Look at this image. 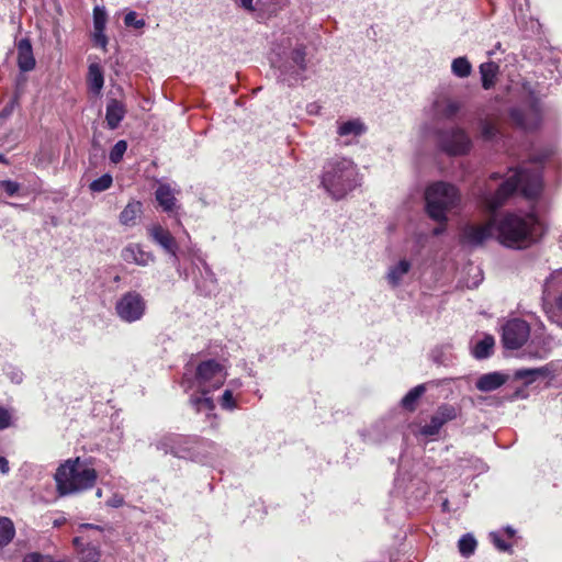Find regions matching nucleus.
Segmentation results:
<instances>
[{"mask_svg": "<svg viewBox=\"0 0 562 562\" xmlns=\"http://www.w3.org/2000/svg\"><path fill=\"white\" fill-rule=\"evenodd\" d=\"M551 153L544 150L540 155L531 158V168H520L514 170L497 188L494 193L485 192L482 194V203L490 211L495 212L506 200L519 190L526 198H537L543 187L542 182V162Z\"/></svg>", "mask_w": 562, "mask_h": 562, "instance_id": "f257e3e1", "label": "nucleus"}, {"mask_svg": "<svg viewBox=\"0 0 562 562\" xmlns=\"http://www.w3.org/2000/svg\"><path fill=\"white\" fill-rule=\"evenodd\" d=\"M434 120L425 125V133L436 136L439 148L449 156L467 155L471 147L470 136L459 126L460 108H434Z\"/></svg>", "mask_w": 562, "mask_h": 562, "instance_id": "f03ea898", "label": "nucleus"}, {"mask_svg": "<svg viewBox=\"0 0 562 562\" xmlns=\"http://www.w3.org/2000/svg\"><path fill=\"white\" fill-rule=\"evenodd\" d=\"M151 446L164 454L206 464L213 460L216 443L195 435L164 434Z\"/></svg>", "mask_w": 562, "mask_h": 562, "instance_id": "7ed1b4c3", "label": "nucleus"}, {"mask_svg": "<svg viewBox=\"0 0 562 562\" xmlns=\"http://www.w3.org/2000/svg\"><path fill=\"white\" fill-rule=\"evenodd\" d=\"M493 222L498 241L509 248H526L541 234V224L531 214L506 213L493 216Z\"/></svg>", "mask_w": 562, "mask_h": 562, "instance_id": "20e7f679", "label": "nucleus"}, {"mask_svg": "<svg viewBox=\"0 0 562 562\" xmlns=\"http://www.w3.org/2000/svg\"><path fill=\"white\" fill-rule=\"evenodd\" d=\"M359 184L358 169L351 159L334 157L324 164L321 186L333 200L346 198Z\"/></svg>", "mask_w": 562, "mask_h": 562, "instance_id": "39448f33", "label": "nucleus"}, {"mask_svg": "<svg viewBox=\"0 0 562 562\" xmlns=\"http://www.w3.org/2000/svg\"><path fill=\"white\" fill-rule=\"evenodd\" d=\"M227 378L225 368L216 360H206L201 362L195 372V379L198 386L201 390L202 395H191L190 405L198 412H205L206 416L212 417L214 420L217 418L213 411L215 404L209 393L220 389Z\"/></svg>", "mask_w": 562, "mask_h": 562, "instance_id": "423d86ee", "label": "nucleus"}, {"mask_svg": "<svg viewBox=\"0 0 562 562\" xmlns=\"http://www.w3.org/2000/svg\"><path fill=\"white\" fill-rule=\"evenodd\" d=\"M181 255L189 261V267H182L183 279H191L195 292L199 295L209 297L218 292V280L206 257L195 245H190L181 251Z\"/></svg>", "mask_w": 562, "mask_h": 562, "instance_id": "0eeeda50", "label": "nucleus"}, {"mask_svg": "<svg viewBox=\"0 0 562 562\" xmlns=\"http://www.w3.org/2000/svg\"><path fill=\"white\" fill-rule=\"evenodd\" d=\"M95 480L97 471L81 462L79 458L67 460L55 473L57 491L61 496L91 488Z\"/></svg>", "mask_w": 562, "mask_h": 562, "instance_id": "6e6552de", "label": "nucleus"}, {"mask_svg": "<svg viewBox=\"0 0 562 562\" xmlns=\"http://www.w3.org/2000/svg\"><path fill=\"white\" fill-rule=\"evenodd\" d=\"M425 200L429 217L443 223L447 221V212L458 204L460 196L454 186L440 181L427 188Z\"/></svg>", "mask_w": 562, "mask_h": 562, "instance_id": "1a4fd4ad", "label": "nucleus"}, {"mask_svg": "<svg viewBox=\"0 0 562 562\" xmlns=\"http://www.w3.org/2000/svg\"><path fill=\"white\" fill-rule=\"evenodd\" d=\"M114 310L122 322L132 324L145 316L147 302L139 292L130 290L116 300Z\"/></svg>", "mask_w": 562, "mask_h": 562, "instance_id": "9d476101", "label": "nucleus"}, {"mask_svg": "<svg viewBox=\"0 0 562 562\" xmlns=\"http://www.w3.org/2000/svg\"><path fill=\"white\" fill-rule=\"evenodd\" d=\"M494 228L493 217L483 224H465L460 232V244L469 248H479L492 238Z\"/></svg>", "mask_w": 562, "mask_h": 562, "instance_id": "9b49d317", "label": "nucleus"}, {"mask_svg": "<svg viewBox=\"0 0 562 562\" xmlns=\"http://www.w3.org/2000/svg\"><path fill=\"white\" fill-rule=\"evenodd\" d=\"M530 336L529 324L520 318L507 321L502 328V341L506 349H519Z\"/></svg>", "mask_w": 562, "mask_h": 562, "instance_id": "f8f14e48", "label": "nucleus"}, {"mask_svg": "<svg viewBox=\"0 0 562 562\" xmlns=\"http://www.w3.org/2000/svg\"><path fill=\"white\" fill-rule=\"evenodd\" d=\"M150 239L160 246L172 258V263L179 276H182V266L178 256V243L172 234L159 224L151 225L148 228Z\"/></svg>", "mask_w": 562, "mask_h": 562, "instance_id": "ddd939ff", "label": "nucleus"}, {"mask_svg": "<svg viewBox=\"0 0 562 562\" xmlns=\"http://www.w3.org/2000/svg\"><path fill=\"white\" fill-rule=\"evenodd\" d=\"M461 409L452 404H441L431 415L430 420L422 426L420 434L426 437L437 436L442 426L448 422L457 419Z\"/></svg>", "mask_w": 562, "mask_h": 562, "instance_id": "4468645a", "label": "nucleus"}, {"mask_svg": "<svg viewBox=\"0 0 562 562\" xmlns=\"http://www.w3.org/2000/svg\"><path fill=\"white\" fill-rule=\"evenodd\" d=\"M306 52L303 46L295 47L289 57V61L281 70L284 76L283 80L289 85L303 80V72L306 70Z\"/></svg>", "mask_w": 562, "mask_h": 562, "instance_id": "2eb2a0df", "label": "nucleus"}, {"mask_svg": "<svg viewBox=\"0 0 562 562\" xmlns=\"http://www.w3.org/2000/svg\"><path fill=\"white\" fill-rule=\"evenodd\" d=\"M510 117L520 128L532 131L541 123V108H510Z\"/></svg>", "mask_w": 562, "mask_h": 562, "instance_id": "dca6fc26", "label": "nucleus"}, {"mask_svg": "<svg viewBox=\"0 0 562 562\" xmlns=\"http://www.w3.org/2000/svg\"><path fill=\"white\" fill-rule=\"evenodd\" d=\"M394 485L396 492L403 494L408 499L418 501L428 493V487L422 480L411 477L407 483L406 477L401 472L395 477Z\"/></svg>", "mask_w": 562, "mask_h": 562, "instance_id": "f3484780", "label": "nucleus"}, {"mask_svg": "<svg viewBox=\"0 0 562 562\" xmlns=\"http://www.w3.org/2000/svg\"><path fill=\"white\" fill-rule=\"evenodd\" d=\"M543 299L554 301L558 311L562 314V268L553 271L543 284Z\"/></svg>", "mask_w": 562, "mask_h": 562, "instance_id": "a211bd4d", "label": "nucleus"}, {"mask_svg": "<svg viewBox=\"0 0 562 562\" xmlns=\"http://www.w3.org/2000/svg\"><path fill=\"white\" fill-rule=\"evenodd\" d=\"M179 193L169 183H160L155 191V199L164 212L177 214L180 209L176 194Z\"/></svg>", "mask_w": 562, "mask_h": 562, "instance_id": "6ab92c4d", "label": "nucleus"}, {"mask_svg": "<svg viewBox=\"0 0 562 562\" xmlns=\"http://www.w3.org/2000/svg\"><path fill=\"white\" fill-rule=\"evenodd\" d=\"M121 256L125 262L142 267H146L155 260L153 252L146 251L139 244H128L123 248Z\"/></svg>", "mask_w": 562, "mask_h": 562, "instance_id": "aec40b11", "label": "nucleus"}, {"mask_svg": "<svg viewBox=\"0 0 562 562\" xmlns=\"http://www.w3.org/2000/svg\"><path fill=\"white\" fill-rule=\"evenodd\" d=\"M366 131L367 127L360 119L338 122L337 134L345 138V145L350 144L353 138L361 136Z\"/></svg>", "mask_w": 562, "mask_h": 562, "instance_id": "412c9836", "label": "nucleus"}, {"mask_svg": "<svg viewBox=\"0 0 562 562\" xmlns=\"http://www.w3.org/2000/svg\"><path fill=\"white\" fill-rule=\"evenodd\" d=\"M18 66L21 71H31L35 67L33 48L29 38H22L16 44Z\"/></svg>", "mask_w": 562, "mask_h": 562, "instance_id": "4be33fe9", "label": "nucleus"}, {"mask_svg": "<svg viewBox=\"0 0 562 562\" xmlns=\"http://www.w3.org/2000/svg\"><path fill=\"white\" fill-rule=\"evenodd\" d=\"M285 0H239L240 7L250 12L274 13Z\"/></svg>", "mask_w": 562, "mask_h": 562, "instance_id": "5701e85b", "label": "nucleus"}, {"mask_svg": "<svg viewBox=\"0 0 562 562\" xmlns=\"http://www.w3.org/2000/svg\"><path fill=\"white\" fill-rule=\"evenodd\" d=\"M481 83L484 90L495 87L499 76V66L494 61H485L479 66Z\"/></svg>", "mask_w": 562, "mask_h": 562, "instance_id": "b1692460", "label": "nucleus"}, {"mask_svg": "<svg viewBox=\"0 0 562 562\" xmlns=\"http://www.w3.org/2000/svg\"><path fill=\"white\" fill-rule=\"evenodd\" d=\"M412 263L407 259H402L397 263L390 266L386 273V281L392 288H397L403 278L409 272Z\"/></svg>", "mask_w": 562, "mask_h": 562, "instance_id": "393cba45", "label": "nucleus"}, {"mask_svg": "<svg viewBox=\"0 0 562 562\" xmlns=\"http://www.w3.org/2000/svg\"><path fill=\"white\" fill-rule=\"evenodd\" d=\"M506 382V376L499 372H491L481 375L476 382L475 386L479 391L482 392H492L501 387Z\"/></svg>", "mask_w": 562, "mask_h": 562, "instance_id": "a878e982", "label": "nucleus"}, {"mask_svg": "<svg viewBox=\"0 0 562 562\" xmlns=\"http://www.w3.org/2000/svg\"><path fill=\"white\" fill-rule=\"evenodd\" d=\"M143 205L139 201H131L120 214V223L124 226H132L142 213Z\"/></svg>", "mask_w": 562, "mask_h": 562, "instance_id": "bb28decb", "label": "nucleus"}, {"mask_svg": "<svg viewBox=\"0 0 562 562\" xmlns=\"http://www.w3.org/2000/svg\"><path fill=\"white\" fill-rule=\"evenodd\" d=\"M434 382L418 384L412 390L407 392V394L402 398L401 405L403 408L413 412L416 407L417 401L422 397V395L426 392L427 385L432 384Z\"/></svg>", "mask_w": 562, "mask_h": 562, "instance_id": "cd10ccee", "label": "nucleus"}, {"mask_svg": "<svg viewBox=\"0 0 562 562\" xmlns=\"http://www.w3.org/2000/svg\"><path fill=\"white\" fill-rule=\"evenodd\" d=\"M104 83L103 71L99 64H90L88 70V86L90 91L98 94L100 93Z\"/></svg>", "mask_w": 562, "mask_h": 562, "instance_id": "c85d7f7f", "label": "nucleus"}, {"mask_svg": "<svg viewBox=\"0 0 562 562\" xmlns=\"http://www.w3.org/2000/svg\"><path fill=\"white\" fill-rule=\"evenodd\" d=\"M431 359L435 363L439 366L448 367L452 364L454 355L452 352V346L451 345H442L437 348H435L431 351Z\"/></svg>", "mask_w": 562, "mask_h": 562, "instance_id": "c756f323", "label": "nucleus"}, {"mask_svg": "<svg viewBox=\"0 0 562 562\" xmlns=\"http://www.w3.org/2000/svg\"><path fill=\"white\" fill-rule=\"evenodd\" d=\"M385 428L384 422L376 423L370 429L363 431L361 436L368 443H380L389 437V432H385Z\"/></svg>", "mask_w": 562, "mask_h": 562, "instance_id": "7c9ffc66", "label": "nucleus"}, {"mask_svg": "<svg viewBox=\"0 0 562 562\" xmlns=\"http://www.w3.org/2000/svg\"><path fill=\"white\" fill-rule=\"evenodd\" d=\"M494 344H495V340H494L493 336H491V335L484 336V338L479 340L473 348L472 353H473L474 358H476V359L488 358L493 352Z\"/></svg>", "mask_w": 562, "mask_h": 562, "instance_id": "2f4dec72", "label": "nucleus"}, {"mask_svg": "<svg viewBox=\"0 0 562 562\" xmlns=\"http://www.w3.org/2000/svg\"><path fill=\"white\" fill-rule=\"evenodd\" d=\"M451 72L458 78H468L472 72V65L465 56L457 57L451 63Z\"/></svg>", "mask_w": 562, "mask_h": 562, "instance_id": "473e14b6", "label": "nucleus"}, {"mask_svg": "<svg viewBox=\"0 0 562 562\" xmlns=\"http://www.w3.org/2000/svg\"><path fill=\"white\" fill-rule=\"evenodd\" d=\"M14 533L13 522L9 518H0V547L10 543Z\"/></svg>", "mask_w": 562, "mask_h": 562, "instance_id": "72a5a7b5", "label": "nucleus"}, {"mask_svg": "<svg viewBox=\"0 0 562 562\" xmlns=\"http://www.w3.org/2000/svg\"><path fill=\"white\" fill-rule=\"evenodd\" d=\"M476 540L471 533L463 535L458 542V548L462 557H471L476 549Z\"/></svg>", "mask_w": 562, "mask_h": 562, "instance_id": "f704fd0d", "label": "nucleus"}, {"mask_svg": "<svg viewBox=\"0 0 562 562\" xmlns=\"http://www.w3.org/2000/svg\"><path fill=\"white\" fill-rule=\"evenodd\" d=\"M125 116V108H106L105 121L110 130L116 128Z\"/></svg>", "mask_w": 562, "mask_h": 562, "instance_id": "c9c22d12", "label": "nucleus"}, {"mask_svg": "<svg viewBox=\"0 0 562 562\" xmlns=\"http://www.w3.org/2000/svg\"><path fill=\"white\" fill-rule=\"evenodd\" d=\"M100 555L101 553L99 548L88 542L85 548H80L78 553L80 562H99Z\"/></svg>", "mask_w": 562, "mask_h": 562, "instance_id": "e433bc0d", "label": "nucleus"}, {"mask_svg": "<svg viewBox=\"0 0 562 562\" xmlns=\"http://www.w3.org/2000/svg\"><path fill=\"white\" fill-rule=\"evenodd\" d=\"M112 183L113 177L110 173H104L90 182L89 190L93 193H100L110 189Z\"/></svg>", "mask_w": 562, "mask_h": 562, "instance_id": "4c0bfd02", "label": "nucleus"}, {"mask_svg": "<svg viewBox=\"0 0 562 562\" xmlns=\"http://www.w3.org/2000/svg\"><path fill=\"white\" fill-rule=\"evenodd\" d=\"M124 25L130 29L143 30L146 26V21L138 16L135 11H128L124 15Z\"/></svg>", "mask_w": 562, "mask_h": 562, "instance_id": "58836bf2", "label": "nucleus"}, {"mask_svg": "<svg viewBox=\"0 0 562 562\" xmlns=\"http://www.w3.org/2000/svg\"><path fill=\"white\" fill-rule=\"evenodd\" d=\"M108 14L103 7H94L93 9V30L105 31Z\"/></svg>", "mask_w": 562, "mask_h": 562, "instance_id": "ea45409f", "label": "nucleus"}, {"mask_svg": "<svg viewBox=\"0 0 562 562\" xmlns=\"http://www.w3.org/2000/svg\"><path fill=\"white\" fill-rule=\"evenodd\" d=\"M126 149H127L126 140L121 139L119 142H116L114 144V146L112 147V149L110 150V154H109L110 161L113 164H119L123 159V156L126 153Z\"/></svg>", "mask_w": 562, "mask_h": 562, "instance_id": "a19ab883", "label": "nucleus"}, {"mask_svg": "<svg viewBox=\"0 0 562 562\" xmlns=\"http://www.w3.org/2000/svg\"><path fill=\"white\" fill-rule=\"evenodd\" d=\"M480 125L481 135L485 140H493L499 134L497 126L491 121L483 120L480 122Z\"/></svg>", "mask_w": 562, "mask_h": 562, "instance_id": "79ce46f5", "label": "nucleus"}, {"mask_svg": "<svg viewBox=\"0 0 562 562\" xmlns=\"http://www.w3.org/2000/svg\"><path fill=\"white\" fill-rule=\"evenodd\" d=\"M514 379L524 381L525 385H529L538 380L535 368L518 369L514 372Z\"/></svg>", "mask_w": 562, "mask_h": 562, "instance_id": "37998d69", "label": "nucleus"}, {"mask_svg": "<svg viewBox=\"0 0 562 562\" xmlns=\"http://www.w3.org/2000/svg\"><path fill=\"white\" fill-rule=\"evenodd\" d=\"M559 369H560L559 362H550V363H547L546 366L535 368V371H536L538 379H540V378L552 379L555 376V373L559 371Z\"/></svg>", "mask_w": 562, "mask_h": 562, "instance_id": "c03bdc74", "label": "nucleus"}, {"mask_svg": "<svg viewBox=\"0 0 562 562\" xmlns=\"http://www.w3.org/2000/svg\"><path fill=\"white\" fill-rule=\"evenodd\" d=\"M490 538L493 544L499 550V551H510L512 544L508 542V539L503 536V533H499L497 530L490 532Z\"/></svg>", "mask_w": 562, "mask_h": 562, "instance_id": "a18cd8bd", "label": "nucleus"}, {"mask_svg": "<svg viewBox=\"0 0 562 562\" xmlns=\"http://www.w3.org/2000/svg\"><path fill=\"white\" fill-rule=\"evenodd\" d=\"M220 404L223 409L234 411L237 407L236 401L233 396V392L229 389H226L221 398Z\"/></svg>", "mask_w": 562, "mask_h": 562, "instance_id": "49530a36", "label": "nucleus"}, {"mask_svg": "<svg viewBox=\"0 0 562 562\" xmlns=\"http://www.w3.org/2000/svg\"><path fill=\"white\" fill-rule=\"evenodd\" d=\"M3 371H4V374L11 380V382L15 383V384H20L22 381H23V372L12 366V364H7L4 368H3Z\"/></svg>", "mask_w": 562, "mask_h": 562, "instance_id": "de8ad7c7", "label": "nucleus"}, {"mask_svg": "<svg viewBox=\"0 0 562 562\" xmlns=\"http://www.w3.org/2000/svg\"><path fill=\"white\" fill-rule=\"evenodd\" d=\"M0 187L5 191L8 196H14L21 189L20 183L12 180H0Z\"/></svg>", "mask_w": 562, "mask_h": 562, "instance_id": "09e8293b", "label": "nucleus"}, {"mask_svg": "<svg viewBox=\"0 0 562 562\" xmlns=\"http://www.w3.org/2000/svg\"><path fill=\"white\" fill-rule=\"evenodd\" d=\"M92 40L97 46L105 50L108 45V37L104 31L93 30Z\"/></svg>", "mask_w": 562, "mask_h": 562, "instance_id": "8fccbe9b", "label": "nucleus"}, {"mask_svg": "<svg viewBox=\"0 0 562 562\" xmlns=\"http://www.w3.org/2000/svg\"><path fill=\"white\" fill-rule=\"evenodd\" d=\"M11 413L3 406H0V430L10 427L11 425Z\"/></svg>", "mask_w": 562, "mask_h": 562, "instance_id": "3c124183", "label": "nucleus"}, {"mask_svg": "<svg viewBox=\"0 0 562 562\" xmlns=\"http://www.w3.org/2000/svg\"><path fill=\"white\" fill-rule=\"evenodd\" d=\"M123 504H124V498H123V496H121L119 494L112 495V497H110L106 501V505L110 507H113V508L122 507Z\"/></svg>", "mask_w": 562, "mask_h": 562, "instance_id": "603ef678", "label": "nucleus"}, {"mask_svg": "<svg viewBox=\"0 0 562 562\" xmlns=\"http://www.w3.org/2000/svg\"><path fill=\"white\" fill-rule=\"evenodd\" d=\"M497 531L499 533H503V536L506 537V539H508V540L513 539L516 535V530L510 526H506Z\"/></svg>", "mask_w": 562, "mask_h": 562, "instance_id": "864d4df0", "label": "nucleus"}, {"mask_svg": "<svg viewBox=\"0 0 562 562\" xmlns=\"http://www.w3.org/2000/svg\"><path fill=\"white\" fill-rule=\"evenodd\" d=\"M23 562H44L40 553H30L24 557Z\"/></svg>", "mask_w": 562, "mask_h": 562, "instance_id": "5fc2aeb1", "label": "nucleus"}, {"mask_svg": "<svg viewBox=\"0 0 562 562\" xmlns=\"http://www.w3.org/2000/svg\"><path fill=\"white\" fill-rule=\"evenodd\" d=\"M10 471L9 461L4 457H0V472L8 474Z\"/></svg>", "mask_w": 562, "mask_h": 562, "instance_id": "6e6d98bb", "label": "nucleus"}, {"mask_svg": "<svg viewBox=\"0 0 562 562\" xmlns=\"http://www.w3.org/2000/svg\"><path fill=\"white\" fill-rule=\"evenodd\" d=\"M72 543H74V547H75V549L77 551V554L79 553L80 548H85L87 546V543L80 537L74 538Z\"/></svg>", "mask_w": 562, "mask_h": 562, "instance_id": "4d7b16f0", "label": "nucleus"}, {"mask_svg": "<svg viewBox=\"0 0 562 562\" xmlns=\"http://www.w3.org/2000/svg\"><path fill=\"white\" fill-rule=\"evenodd\" d=\"M80 529H95V530H102V527L98 526V525H93V524H81Z\"/></svg>", "mask_w": 562, "mask_h": 562, "instance_id": "13d9d810", "label": "nucleus"}, {"mask_svg": "<svg viewBox=\"0 0 562 562\" xmlns=\"http://www.w3.org/2000/svg\"><path fill=\"white\" fill-rule=\"evenodd\" d=\"M527 397V394L524 390H517L514 394V398H525Z\"/></svg>", "mask_w": 562, "mask_h": 562, "instance_id": "bf43d9fd", "label": "nucleus"}, {"mask_svg": "<svg viewBox=\"0 0 562 562\" xmlns=\"http://www.w3.org/2000/svg\"><path fill=\"white\" fill-rule=\"evenodd\" d=\"M443 231H445V227L439 226V227H436V228L432 231V233H434V235L438 236V235L442 234V233H443Z\"/></svg>", "mask_w": 562, "mask_h": 562, "instance_id": "052dcab7", "label": "nucleus"}, {"mask_svg": "<svg viewBox=\"0 0 562 562\" xmlns=\"http://www.w3.org/2000/svg\"><path fill=\"white\" fill-rule=\"evenodd\" d=\"M442 509H443V510H449V502H448V499H445V501L442 502Z\"/></svg>", "mask_w": 562, "mask_h": 562, "instance_id": "680f3d73", "label": "nucleus"}, {"mask_svg": "<svg viewBox=\"0 0 562 562\" xmlns=\"http://www.w3.org/2000/svg\"><path fill=\"white\" fill-rule=\"evenodd\" d=\"M499 178H501V176L497 172H494L491 175V179H493V180H497Z\"/></svg>", "mask_w": 562, "mask_h": 562, "instance_id": "e2e57ef3", "label": "nucleus"}, {"mask_svg": "<svg viewBox=\"0 0 562 562\" xmlns=\"http://www.w3.org/2000/svg\"><path fill=\"white\" fill-rule=\"evenodd\" d=\"M0 162L7 164V158L3 154H0Z\"/></svg>", "mask_w": 562, "mask_h": 562, "instance_id": "0e129e2a", "label": "nucleus"}, {"mask_svg": "<svg viewBox=\"0 0 562 562\" xmlns=\"http://www.w3.org/2000/svg\"><path fill=\"white\" fill-rule=\"evenodd\" d=\"M95 495H97V497H101L102 496V490H100V488L97 490Z\"/></svg>", "mask_w": 562, "mask_h": 562, "instance_id": "69168bd1", "label": "nucleus"}]
</instances>
